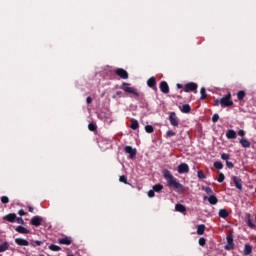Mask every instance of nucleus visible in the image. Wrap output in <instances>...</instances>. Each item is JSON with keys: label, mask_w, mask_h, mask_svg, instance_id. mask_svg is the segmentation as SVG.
<instances>
[{"label": "nucleus", "mask_w": 256, "mask_h": 256, "mask_svg": "<svg viewBox=\"0 0 256 256\" xmlns=\"http://www.w3.org/2000/svg\"><path fill=\"white\" fill-rule=\"evenodd\" d=\"M203 191H205V193H207V195H213V189H211V187H205L203 188Z\"/></svg>", "instance_id": "nucleus-40"}, {"label": "nucleus", "mask_w": 256, "mask_h": 256, "mask_svg": "<svg viewBox=\"0 0 256 256\" xmlns=\"http://www.w3.org/2000/svg\"><path fill=\"white\" fill-rule=\"evenodd\" d=\"M227 245L225 246L226 251H231V249L235 248V243L233 242V236L228 235L226 237Z\"/></svg>", "instance_id": "nucleus-9"}, {"label": "nucleus", "mask_w": 256, "mask_h": 256, "mask_svg": "<svg viewBox=\"0 0 256 256\" xmlns=\"http://www.w3.org/2000/svg\"><path fill=\"white\" fill-rule=\"evenodd\" d=\"M115 74L121 79H129V73L123 68L116 69Z\"/></svg>", "instance_id": "nucleus-7"}, {"label": "nucleus", "mask_w": 256, "mask_h": 256, "mask_svg": "<svg viewBox=\"0 0 256 256\" xmlns=\"http://www.w3.org/2000/svg\"><path fill=\"white\" fill-rule=\"evenodd\" d=\"M86 103H87L88 105H91V103H93V98H91V96H88V97L86 98Z\"/></svg>", "instance_id": "nucleus-49"}, {"label": "nucleus", "mask_w": 256, "mask_h": 256, "mask_svg": "<svg viewBox=\"0 0 256 256\" xmlns=\"http://www.w3.org/2000/svg\"><path fill=\"white\" fill-rule=\"evenodd\" d=\"M221 107H233V100L231 99V93L226 94L220 99Z\"/></svg>", "instance_id": "nucleus-3"}, {"label": "nucleus", "mask_w": 256, "mask_h": 256, "mask_svg": "<svg viewBox=\"0 0 256 256\" xmlns=\"http://www.w3.org/2000/svg\"><path fill=\"white\" fill-rule=\"evenodd\" d=\"M232 180H233V183H234L236 189L243 191V180H241V178H239L238 176H233Z\"/></svg>", "instance_id": "nucleus-8"}, {"label": "nucleus", "mask_w": 256, "mask_h": 256, "mask_svg": "<svg viewBox=\"0 0 256 256\" xmlns=\"http://www.w3.org/2000/svg\"><path fill=\"white\" fill-rule=\"evenodd\" d=\"M214 167H215V169L221 170V169H223V163L220 161H216V162H214Z\"/></svg>", "instance_id": "nucleus-35"}, {"label": "nucleus", "mask_w": 256, "mask_h": 256, "mask_svg": "<svg viewBox=\"0 0 256 256\" xmlns=\"http://www.w3.org/2000/svg\"><path fill=\"white\" fill-rule=\"evenodd\" d=\"M163 175H164L166 181H171L172 179L175 178V176L172 175V174H171V171H169V170H164V171H163Z\"/></svg>", "instance_id": "nucleus-22"}, {"label": "nucleus", "mask_w": 256, "mask_h": 256, "mask_svg": "<svg viewBox=\"0 0 256 256\" xmlns=\"http://www.w3.org/2000/svg\"><path fill=\"white\" fill-rule=\"evenodd\" d=\"M160 90L165 94L167 95V93H169V84H167L166 81H162L160 83Z\"/></svg>", "instance_id": "nucleus-16"}, {"label": "nucleus", "mask_w": 256, "mask_h": 256, "mask_svg": "<svg viewBox=\"0 0 256 256\" xmlns=\"http://www.w3.org/2000/svg\"><path fill=\"white\" fill-rule=\"evenodd\" d=\"M205 233V224L197 226V235H203Z\"/></svg>", "instance_id": "nucleus-28"}, {"label": "nucleus", "mask_w": 256, "mask_h": 256, "mask_svg": "<svg viewBox=\"0 0 256 256\" xmlns=\"http://www.w3.org/2000/svg\"><path fill=\"white\" fill-rule=\"evenodd\" d=\"M167 185L168 187H170V189H175V191H178V193H183V191H185V187H183V184L177 181V178H172L171 180H168Z\"/></svg>", "instance_id": "nucleus-1"}, {"label": "nucleus", "mask_w": 256, "mask_h": 256, "mask_svg": "<svg viewBox=\"0 0 256 256\" xmlns=\"http://www.w3.org/2000/svg\"><path fill=\"white\" fill-rule=\"evenodd\" d=\"M200 95H201V97H200L201 101L207 99V92H206V90H205V87H202V88L200 89Z\"/></svg>", "instance_id": "nucleus-30"}, {"label": "nucleus", "mask_w": 256, "mask_h": 256, "mask_svg": "<svg viewBox=\"0 0 256 256\" xmlns=\"http://www.w3.org/2000/svg\"><path fill=\"white\" fill-rule=\"evenodd\" d=\"M238 135L239 137H245V130H239Z\"/></svg>", "instance_id": "nucleus-52"}, {"label": "nucleus", "mask_w": 256, "mask_h": 256, "mask_svg": "<svg viewBox=\"0 0 256 256\" xmlns=\"http://www.w3.org/2000/svg\"><path fill=\"white\" fill-rule=\"evenodd\" d=\"M237 99H238V101H243V99H245V91H243V90L238 91Z\"/></svg>", "instance_id": "nucleus-31"}, {"label": "nucleus", "mask_w": 256, "mask_h": 256, "mask_svg": "<svg viewBox=\"0 0 256 256\" xmlns=\"http://www.w3.org/2000/svg\"><path fill=\"white\" fill-rule=\"evenodd\" d=\"M1 203H3L4 205H6V203H9V197H7V196H2V197H1Z\"/></svg>", "instance_id": "nucleus-42"}, {"label": "nucleus", "mask_w": 256, "mask_h": 256, "mask_svg": "<svg viewBox=\"0 0 256 256\" xmlns=\"http://www.w3.org/2000/svg\"><path fill=\"white\" fill-rule=\"evenodd\" d=\"M221 159H223V161H229V154H226V153L221 154Z\"/></svg>", "instance_id": "nucleus-47"}, {"label": "nucleus", "mask_w": 256, "mask_h": 256, "mask_svg": "<svg viewBox=\"0 0 256 256\" xmlns=\"http://www.w3.org/2000/svg\"><path fill=\"white\" fill-rule=\"evenodd\" d=\"M147 86L150 87V89L157 91V79H155V77L149 78L147 81Z\"/></svg>", "instance_id": "nucleus-13"}, {"label": "nucleus", "mask_w": 256, "mask_h": 256, "mask_svg": "<svg viewBox=\"0 0 256 256\" xmlns=\"http://www.w3.org/2000/svg\"><path fill=\"white\" fill-rule=\"evenodd\" d=\"M50 251H61V247L55 244L49 246Z\"/></svg>", "instance_id": "nucleus-33"}, {"label": "nucleus", "mask_w": 256, "mask_h": 256, "mask_svg": "<svg viewBox=\"0 0 256 256\" xmlns=\"http://www.w3.org/2000/svg\"><path fill=\"white\" fill-rule=\"evenodd\" d=\"M218 215L221 217V219H227L229 217V212L227 209H220Z\"/></svg>", "instance_id": "nucleus-21"}, {"label": "nucleus", "mask_w": 256, "mask_h": 256, "mask_svg": "<svg viewBox=\"0 0 256 256\" xmlns=\"http://www.w3.org/2000/svg\"><path fill=\"white\" fill-rule=\"evenodd\" d=\"M15 231H17V233H21L22 235H28V233H31V231L23 226H17L15 228Z\"/></svg>", "instance_id": "nucleus-17"}, {"label": "nucleus", "mask_w": 256, "mask_h": 256, "mask_svg": "<svg viewBox=\"0 0 256 256\" xmlns=\"http://www.w3.org/2000/svg\"><path fill=\"white\" fill-rule=\"evenodd\" d=\"M28 210H29L30 213H33L34 208L32 206H28Z\"/></svg>", "instance_id": "nucleus-55"}, {"label": "nucleus", "mask_w": 256, "mask_h": 256, "mask_svg": "<svg viewBox=\"0 0 256 256\" xmlns=\"http://www.w3.org/2000/svg\"><path fill=\"white\" fill-rule=\"evenodd\" d=\"M166 135H167V137H175L177 135V133H175V131H173V130H168L166 132Z\"/></svg>", "instance_id": "nucleus-41"}, {"label": "nucleus", "mask_w": 256, "mask_h": 256, "mask_svg": "<svg viewBox=\"0 0 256 256\" xmlns=\"http://www.w3.org/2000/svg\"><path fill=\"white\" fill-rule=\"evenodd\" d=\"M120 183H124L125 185H129V182L127 181V176L122 175L119 177Z\"/></svg>", "instance_id": "nucleus-34"}, {"label": "nucleus", "mask_w": 256, "mask_h": 256, "mask_svg": "<svg viewBox=\"0 0 256 256\" xmlns=\"http://www.w3.org/2000/svg\"><path fill=\"white\" fill-rule=\"evenodd\" d=\"M88 129H89V131H97V124H95V123H90V124L88 125Z\"/></svg>", "instance_id": "nucleus-36"}, {"label": "nucleus", "mask_w": 256, "mask_h": 256, "mask_svg": "<svg viewBox=\"0 0 256 256\" xmlns=\"http://www.w3.org/2000/svg\"><path fill=\"white\" fill-rule=\"evenodd\" d=\"M177 171H178V173H180V175H183L185 173H189V165L187 163H181L178 166Z\"/></svg>", "instance_id": "nucleus-11"}, {"label": "nucleus", "mask_w": 256, "mask_h": 256, "mask_svg": "<svg viewBox=\"0 0 256 256\" xmlns=\"http://www.w3.org/2000/svg\"><path fill=\"white\" fill-rule=\"evenodd\" d=\"M145 131H146V133H153V131H155V128H153V126H151V125H146Z\"/></svg>", "instance_id": "nucleus-37"}, {"label": "nucleus", "mask_w": 256, "mask_h": 256, "mask_svg": "<svg viewBox=\"0 0 256 256\" xmlns=\"http://www.w3.org/2000/svg\"><path fill=\"white\" fill-rule=\"evenodd\" d=\"M175 210L178 211V213H185V211H187V208L183 204H176Z\"/></svg>", "instance_id": "nucleus-24"}, {"label": "nucleus", "mask_w": 256, "mask_h": 256, "mask_svg": "<svg viewBox=\"0 0 256 256\" xmlns=\"http://www.w3.org/2000/svg\"><path fill=\"white\" fill-rule=\"evenodd\" d=\"M59 245H71L73 243V238L70 236H65L60 239H58Z\"/></svg>", "instance_id": "nucleus-10"}, {"label": "nucleus", "mask_w": 256, "mask_h": 256, "mask_svg": "<svg viewBox=\"0 0 256 256\" xmlns=\"http://www.w3.org/2000/svg\"><path fill=\"white\" fill-rule=\"evenodd\" d=\"M217 121H219V114H214V115L212 116V122H213V123H217Z\"/></svg>", "instance_id": "nucleus-46"}, {"label": "nucleus", "mask_w": 256, "mask_h": 256, "mask_svg": "<svg viewBox=\"0 0 256 256\" xmlns=\"http://www.w3.org/2000/svg\"><path fill=\"white\" fill-rule=\"evenodd\" d=\"M206 243H207V240H205V238H200L199 239V245L201 247H205Z\"/></svg>", "instance_id": "nucleus-44"}, {"label": "nucleus", "mask_w": 256, "mask_h": 256, "mask_svg": "<svg viewBox=\"0 0 256 256\" xmlns=\"http://www.w3.org/2000/svg\"><path fill=\"white\" fill-rule=\"evenodd\" d=\"M130 128H131L133 131H137V129H139V121H137V119H132V120H131Z\"/></svg>", "instance_id": "nucleus-23"}, {"label": "nucleus", "mask_w": 256, "mask_h": 256, "mask_svg": "<svg viewBox=\"0 0 256 256\" xmlns=\"http://www.w3.org/2000/svg\"><path fill=\"white\" fill-rule=\"evenodd\" d=\"M124 151L129 155L131 159H135V157L137 156V149L131 146H125Z\"/></svg>", "instance_id": "nucleus-6"}, {"label": "nucleus", "mask_w": 256, "mask_h": 256, "mask_svg": "<svg viewBox=\"0 0 256 256\" xmlns=\"http://www.w3.org/2000/svg\"><path fill=\"white\" fill-rule=\"evenodd\" d=\"M181 113H191V106L189 104H183L179 107Z\"/></svg>", "instance_id": "nucleus-20"}, {"label": "nucleus", "mask_w": 256, "mask_h": 256, "mask_svg": "<svg viewBox=\"0 0 256 256\" xmlns=\"http://www.w3.org/2000/svg\"><path fill=\"white\" fill-rule=\"evenodd\" d=\"M148 197H155V192H154V190H149L148 191Z\"/></svg>", "instance_id": "nucleus-51"}, {"label": "nucleus", "mask_w": 256, "mask_h": 256, "mask_svg": "<svg viewBox=\"0 0 256 256\" xmlns=\"http://www.w3.org/2000/svg\"><path fill=\"white\" fill-rule=\"evenodd\" d=\"M120 89L125 91V93H130L134 95L135 97H139V92H137V89L131 87V84L124 82L121 86Z\"/></svg>", "instance_id": "nucleus-2"}, {"label": "nucleus", "mask_w": 256, "mask_h": 256, "mask_svg": "<svg viewBox=\"0 0 256 256\" xmlns=\"http://www.w3.org/2000/svg\"><path fill=\"white\" fill-rule=\"evenodd\" d=\"M38 256H45L44 254H39Z\"/></svg>", "instance_id": "nucleus-57"}, {"label": "nucleus", "mask_w": 256, "mask_h": 256, "mask_svg": "<svg viewBox=\"0 0 256 256\" xmlns=\"http://www.w3.org/2000/svg\"><path fill=\"white\" fill-rule=\"evenodd\" d=\"M197 83L195 82H190V83H187L185 86H184V91L185 93H190V92H193V91H197Z\"/></svg>", "instance_id": "nucleus-5"}, {"label": "nucleus", "mask_w": 256, "mask_h": 256, "mask_svg": "<svg viewBox=\"0 0 256 256\" xmlns=\"http://www.w3.org/2000/svg\"><path fill=\"white\" fill-rule=\"evenodd\" d=\"M240 144L245 149H248L249 147H251V142L249 140H247V139H240Z\"/></svg>", "instance_id": "nucleus-25"}, {"label": "nucleus", "mask_w": 256, "mask_h": 256, "mask_svg": "<svg viewBox=\"0 0 256 256\" xmlns=\"http://www.w3.org/2000/svg\"><path fill=\"white\" fill-rule=\"evenodd\" d=\"M217 181L218 183H223L225 181V174L219 173Z\"/></svg>", "instance_id": "nucleus-39"}, {"label": "nucleus", "mask_w": 256, "mask_h": 256, "mask_svg": "<svg viewBox=\"0 0 256 256\" xmlns=\"http://www.w3.org/2000/svg\"><path fill=\"white\" fill-rule=\"evenodd\" d=\"M16 222H17L19 225H25V221H24L23 218H21V217H17V216H16Z\"/></svg>", "instance_id": "nucleus-43"}, {"label": "nucleus", "mask_w": 256, "mask_h": 256, "mask_svg": "<svg viewBox=\"0 0 256 256\" xmlns=\"http://www.w3.org/2000/svg\"><path fill=\"white\" fill-rule=\"evenodd\" d=\"M208 201H209L210 205H217V203L219 202V200L217 199V196H215V195H211L208 198Z\"/></svg>", "instance_id": "nucleus-27"}, {"label": "nucleus", "mask_w": 256, "mask_h": 256, "mask_svg": "<svg viewBox=\"0 0 256 256\" xmlns=\"http://www.w3.org/2000/svg\"><path fill=\"white\" fill-rule=\"evenodd\" d=\"M16 219H17V214L15 213H10L3 217V220L8 221V223H15Z\"/></svg>", "instance_id": "nucleus-14"}, {"label": "nucleus", "mask_w": 256, "mask_h": 256, "mask_svg": "<svg viewBox=\"0 0 256 256\" xmlns=\"http://www.w3.org/2000/svg\"><path fill=\"white\" fill-rule=\"evenodd\" d=\"M248 227H250V229H255L256 227L253 221H251V218L248 219Z\"/></svg>", "instance_id": "nucleus-45"}, {"label": "nucleus", "mask_w": 256, "mask_h": 256, "mask_svg": "<svg viewBox=\"0 0 256 256\" xmlns=\"http://www.w3.org/2000/svg\"><path fill=\"white\" fill-rule=\"evenodd\" d=\"M68 256H73V254H70V255H68Z\"/></svg>", "instance_id": "nucleus-58"}, {"label": "nucleus", "mask_w": 256, "mask_h": 256, "mask_svg": "<svg viewBox=\"0 0 256 256\" xmlns=\"http://www.w3.org/2000/svg\"><path fill=\"white\" fill-rule=\"evenodd\" d=\"M116 95L121 96V95H123V92L117 91V92H116Z\"/></svg>", "instance_id": "nucleus-56"}, {"label": "nucleus", "mask_w": 256, "mask_h": 256, "mask_svg": "<svg viewBox=\"0 0 256 256\" xmlns=\"http://www.w3.org/2000/svg\"><path fill=\"white\" fill-rule=\"evenodd\" d=\"M226 137H227V139H237V132H235V130H233V129H229L226 132Z\"/></svg>", "instance_id": "nucleus-18"}, {"label": "nucleus", "mask_w": 256, "mask_h": 256, "mask_svg": "<svg viewBox=\"0 0 256 256\" xmlns=\"http://www.w3.org/2000/svg\"><path fill=\"white\" fill-rule=\"evenodd\" d=\"M170 125L173 127H179V118H177V114L175 112H171L169 115Z\"/></svg>", "instance_id": "nucleus-4"}, {"label": "nucleus", "mask_w": 256, "mask_h": 256, "mask_svg": "<svg viewBox=\"0 0 256 256\" xmlns=\"http://www.w3.org/2000/svg\"><path fill=\"white\" fill-rule=\"evenodd\" d=\"M9 250V243L8 242H4L2 244H0V253H5V251Z\"/></svg>", "instance_id": "nucleus-26"}, {"label": "nucleus", "mask_w": 256, "mask_h": 256, "mask_svg": "<svg viewBox=\"0 0 256 256\" xmlns=\"http://www.w3.org/2000/svg\"><path fill=\"white\" fill-rule=\"evenodd\" d=\"M30 223L34 227H40V225L43 223V218L41 216H34V217H32Z\"/></svg>", "instance_id": "nucleus-12"}, {"label": "nucleus", "mask_w": 256, "mask_h": 256, "mask_svg": "<svg viewBox=\"0 0 256 256\" xmlns=\"http://www.w3.org/2000/svg\"><path fill=\"white\" fill-rule=\"evenodd\" d=\"M154 193H161L163 191V185L162 184H156L153 186Z\"/></svg>", "instance_id": "nucleus-29"}, {"label": "nucleus", "mask_w": 256, "mask_h": 256, "mask_svg": "<svg viewBox=\"0 0 256 256\" xmlns=\"http://www.w3.org/2000/svg\"><path fill=\"white\" fill-rule=\"evenodd\" d=\"M30 245H32V247H41V245H43V241L32 240Z\"/></svg>", "instance_id": "nucleus-32"}, {"label": "nucleus", "mask_w": 256, "mask_h": 256, "mask_svg": "<svg viewBox=\"0 0 256 256\" xmlns=\"http://www.w3.org/2000/svg\"><path fill=\"white\" fill-rule=\"evenodd\" d=\"M251 253H253V246H251L249 244H245L243 255L247 256V255H251Z\"/></svg>", "instance_id": "nucleus-19"}, {"label": "nucleus", "mask_w": 256, "mask_h": 256, "mask_svg": "<svg viewBox=\"0 0 256 256\" xmlns=\"http://www.w3.org/2000/svg\"><path fill=\"white\" fill-rule=\"evenodd\" d=\"M226 165H227L228 169H233V167H235L233 162H230L229 160L226 161Z\"/></svg>", "instance_id": "nucleus-48"}, {"label": "nucleus", "mask_w": 256, "mask_h": 256, "mask_svg": "<svg viewBox=\"0 0 256 256\" xmlns=\"http://www.w3.org/2000/svg\"><path fill=\"white\" fill-rule=\"evenodd\" d=\"M18 215H20V217H23V215H27V212H25V210H23V209H20L18 211Z\"/></svg>", "instance_id": "nucleus-50"}, {"label": "nucleus", "mask_w": 256, "mask_h": 256, "mask_svg": "<svg viewBox=\"0 0 256 256\" xmlns=\"http://www.w3.org/2000/svg\"><path fill=\"white\" fill-rule=\"evenodd\" d=\"M214 105H216V106L221 105V100H219V99L214 100Z\"/></svg>", "instance_id": "nucleus-53"}, {"label": "nucleus", "mask_w": 256, "mask_h": 256, "mask_svg": "<svg viewBox=\"0 0 256 256\" xmlns=\"http://www.w3.org/2000/svg\"><path fill=\"white\" fill-rule=\"evenodd\" d=\"M176 87H177V89H183V85L182 84H176Z\"/></svg>", "instance_id": "nucleus-54"}, {"label": "nucleus", "mask_w": 256, "mask_h": 256, "mask_svg": "<svg viewBox=\"0 0 256 256\" xmlns=\"http://www.w3.org/2000/svg\"><path fill=\"white\" fill-rule=\"evenodd\" d=\"M16 245H19L20 247H28L29 241L23 239V238H16L15 239Z\"/></svg>", "instance_id": "nucleus-15"}, {"label": "nucleus", "mask_w": 256, "mask_h": 256, "mask_svg": "<svg viewBox=\"0 0 256 256\" xmlns=\"http://www.w3.org/2000/svg\"><path fill=\"white\" fill-rule=\"evenodd\" d=\"M198 179H207V175L202 170L198 171Z\"/></svg>", "instance_id": "nucleus-38"}]
</instances>
